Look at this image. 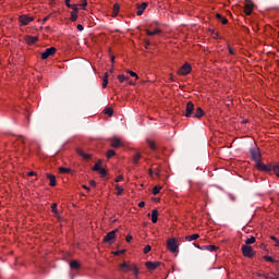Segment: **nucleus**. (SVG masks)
<instances>
[{"instance_id":"1","label":"nucleus","mask_w":279,"mask_h":279,"mask_svg":"<svg viewBox=\"0 0 279 279\" xmlns=\"http://www.w3.org/2000/svg\"><path fill=\"white\" fill-rule=\"evenodd\" d=\"M117 232H119V230H113L107 233L102 239V243H109V245H112L117 239Z\"/></svg>"},{"instance_id":"2","label":"nucleus","mask_w":279,"mask_h":279,"mask_svg":"<svg viewBox=\"0 0 279 279\" xmlns=\"http://www.w3.org/2000/svg\"><path fill=\"white\" fill-rule=\"evenodd\" d=\"M241 252H243L245 258H254L255 256V251L248 245H243Z\"/></svg>"},{"instance_id":"3","label":"nucleus","mask_w":279,"mask_h":279,"mask_svg":"<svg viewBox=\"0 0 279 279\" xmlns=\"http://www.w3.org/2000/svg\"><path fill=\"white\" fill-rule=\"evenodd\" d=\"M194 112H195V104H193V101H187L186 107H185L184 117L190 119L191 117L194 116Z\"/></svg>"},{"instance_id":"4","label":"nucleus","mask_w":279,"mask_h":279,"mask_svg":"<svg viewBox=\"0 0 279 279\" xmlns=\"http://www.w3.org/2000/svg\"><path fill=\"white\" fill-rule=\"evenodd\" d=\"M56 51V47H50L46 49L45 52L41 53V60H47V58H49L50 56H54Z\"/></svg>"},{"instance_id":"5","label":"nucleus","mask_w":279,"mask_h":279,"mask_svg":"<svg viewBox=\"0 0 279 279\" xmlns=\"http://www.w3.org/2000/svg\"><path fill=\"white\" fill-rule=\"evenodd\" d=\"M250 154L255 163L260 162V151H258V148H252Z\"/></svg>"},{"instance_id":"6","label":"nucleus","mask_w":279,"mask_h":279,"mask_svg":"<svg viewBox=\"0 0 279 279\" xmlns=\"http://www.w3.org/2000/svg\"><path fill=\"white\" fill-rule=\"evenodd\" d=\"M191 71H192L191 64L184 63L182 68L178 71V73L179 75H189Z\"/></svg>"},{"instance_id":"7","label":"nucleus","mask_w":279,"mask_h":279,"mask_svg":"<svg viewBox=\"0 0 279 279\" xmlns=\"http://www.w3.org/2000/svg\"><path fill=\"white\" fill-rule=\"evenodd\" d=\"M19 21L21 22L22 25H29V23H32V21H34V17L32 16H27V15H21L19 17Z\"/></svg>"},{"instance_id":"8","label":"nucleus","mask_w":279,"mask_h":279,"mask_svg":"<svg viewBox=\"0 0 279 279\" xmlns=\"http://www.w3.org/2000/svg\"><path fill=\"white\" fill-rule=\"evenodd\" d=\"M196 247H197V250L208 251V252H216L219 250V247L216 245H204V246L197 245Z\"/></svg>"},{"instance_id":"9","label":"nucleus","mask_w":279,"mask_h":279,"mask_svg":"<svg viewBox=\"0 0 279 279\" xmlns=\"http://www.w3.org/2000/svg\"><path fill=\"white\" fill-rule=\"evenodd\" d=\"M159 262H145V267H147L148 270L153 271L159 267Z\"/></svg>"},{"instance_id":"10","label":"nucleus","mask_w":279,"mask_h":279,"mask_svg":"<svg viewBox=\"0 0 279 279\" xmlns=\"http://www.w3.org/2000/svg\"><path fill=\"white\" fill-rule=\"evenodd\" d=\"M242 241L245 245H254V243H256V238L244 235L242 236Z\"/></svg>"},{"instance_id":"11","label":"nucleus","mask_w":279,"mask_h":279,"mask_svg":"<svg viewBox=\"0 0 279 279\" xmlns=\"http://www.w3.org/2000/svg\"><path fill=\"white\" fill-rule=\"evenodd\" d=\"M76 154H78V156L84 160H90V158H93V155L84 153L82 148H76Z\"/></svg>"},{"instance_id":"12","label":"nucleus","mask_w":279,"mask_h":279,"mask_svg":"<svg viewBox=\"0 0 279 279\" xmlns=\"http://www.w3.org/2000/svg\"><path fill=\"white\" fill-rule=\"evenodd\" d=\"M256 168L258 169V171H271V166H267L260 162V160L256 163Z\"/></svg>"},{"instance_id":"13","label":"nucleus","mask_w":279,"mask_h":279,"mask_svg":"<svg viewBox=\"0 0 279 279\" xmlns=\"http://www.w3.org/2000/svg\"><path fill=\"white\" fill-rule=\"evenodd\" d=\"M111 141V147L119 149L121 145H123V142H121V138L113 137L110 140Z\"/></svg>"},{"instance_id":"14","label":"nucleus","mask_w":279,"mask_h":279,"mask_svg":"<svg viewBox=\"0 0 279 279\" xmlns=\"http://www.w3.org/2000/svg\"><path fill=\"white\" fill-rule=\"evenodd\" d=\"M145 10H147V2H143L142 4L137 5V16H143Z\"/></svg>"},{"instance_id":"15","label":"nucleus","mask_w":279,"mask_h":279,"mask_svg":"<svg viewBox=\"0 0 279 279\" xmlns=\"http://www.w3.org/2000/svg\"><path fill=\"white\" fill-rule=\"evenodd\" d=\"M120 269L123 272H128L132 269H134V266H131L130 264H126L125 262L123 264H120Z\"/></svg>"},{"instance_id":"16","label":"nucleus","mask_w":279,"mask_h":279,"mask_svg":"<svg viewBox=\"0 0 279 279\" xmlns=\"http://www.w3.org/2000/svg\"><path fill=\"white\" fill-rule=\"evenodd\" d=\"M252 10H254V4L252 3H246L244 5V12L246 16H250V14H252Z\"/></svg>"},{"instance_id":"17","label":"nucleus","mask_w":279,"mask_h":279,"mask_svg":"<svg viewBox=\"0 0 279 279\" xmlns=\"http://www.w3.org/2000/svg\"><path fill=\"white\" fill-rule=\"evenodd\" d=\"M195 119H202V117H204V111L201 109V107H197L196 110L193 113Z\"/></svg>"},{"instance_id":"18","label":"nucleus","mask_w":279,"mask_h":279,"mask_svg":"<svg viewBox=\"0 0 279 279\" xmlns=\"http://www.w3.org/2000/svg\"><path fill=\"white\" fill-rule=\"evenodd\" d=\"M25 40L27 45H36V43H38V37H32L28 35L25 37Z\"/></svg>"},{"instance_id":"19","label":"nucleus","mask_w":279,"mask_h":279,"mask_svg":"<svg viewBox=\"0 0 279 279\" xmlns=\"http://www.w3.org/2000/svg\"><path fill=\"white\" fill-rule=\"evenodd\" d=\"M180 243H182V241L177 238H171L167 241V245H180Z\"/></svg>"},{"instance_id":"20","label":"nucleus","mask_w":279,"mask_h":279,"mask_svg":"<svg viewBox=\"0 0 279 279\" xmlns=\"http://www.w3.org/2000/svg\"><path fill=\"white\" fill-rule=\"evenodd\" d=\"M46 177H47L48 180L50 181L49 185H50V186H56V184H57V183H56V182H57V181H56V175L47 173Z\"/></svg>"},{"instance_id":"21","label":"nucleus","mask_w":279,"mask_h":279,"mask_svg":"<svg viewBox=\"0 0 279 279\" xmlns=\"http://www.w3.org/2000/svg\"><path fill=\"white\" fill-rule=\"evenodd\" d=\"M151 221H153V223H158V209H153Z\"/></svg>"},{"instance_id":"22","label":"nucleus","mask_w":279,"mask_h":279,"mask_svg":"<svg viewBox=\"0 0 279 279\" xmlns=\"http://www.w3.org/2000/svg\"><path fill=\"white\" fill-rule=\"evenodd\" d=\"M167 247H168V251L171 252L172 254L179 253V245H169Z\"/></svg>"},{"instance_id":"23","label":"nucleus","mask_w":279,"mask_h":279,"mask_svg":"<svg viewBox=\"0 0 279 279\" xmlns=\"http://www.w3.org/2000/svg\"><path fill=\"white\" fill-rule=\"evenodd\" d=\"M162 31H160L159 28H156L155 31H146L147 36H156L157 34H161Z\"/></svg>"},{"instance_id":"24","label":"nucleus","mask_w":279,"mask_h":279,"mask_svg":"<svg viewBox=\"0 0 279 279\" xmlns=\"http://www.w3.org/2000/svg\"><path fill=\"white\" fill-rule=\"evenodd\" d=\"M196 239H199V234L197 233L185 236V241H196Z\"/></svg>"},{"instance_id":"25","label":"nucleus","mask_w":279,"mask_h":279,"mask_svg":"<svg viewBox=\"0 0 279 279\" xmlns=\"http://www.w3.org/2000/svg\"><path fill=\"white\" fill-rule=\"evenodd\" d=\"M71 269H80V263L77 260H73L70 264Z\"/></svg>"},{"instance_id":"26","label":"nucleus","mask_w":279,"mask_h":279,"mask_svg":"<svg viewBox=\"0 0 279 279\" xmlns=\"http://www.w3.org/2000/svg\"><path fill=\"white\" fill-rule=\"evenodd\" d=\"M138 160H141V153H136V154L133 156V163H134V165H138Z\"/></svg>"},{"instance_id":"27","label":"nucleus","mask_w":279,"mask_h":279,"mask_svg":"<svg viewBox=\"0 0 279 279\" xmlns=\"http://www.w3.org/2000/svg\"><path fill=\"white\" fill-rule=\"evenodd\" d=\"M102 88H108V72L105 73Z\"/></svg>"},{"instance_id":"28","label":"nucleus","mask_w":279,"mask_h":279,"mask_svg":"<svg viewBox=\"0 0 279 279\" xmlns=\"http://www.w3.org/2000/svg\"><path fill=\"white\" fill-rule=\"evenodd\" d=\"M162 190V186L160 185H156L153 187V195H158V193H160V191Z\"/></svg>"},{"instance_id":"29","label":"nucleus","mask_w":279,"mask_h":279,"mask_svg":"<svg viewBox=\"0 0 279 279\" xmlns=\"http://www.w3.org/2000/svg\"><path fill=\"white\" fill-rule=\"evenodd\" d=\"M124 253H126V250H117V251H113L111 254L113 256H120V255H123Z\"/></svg>"},{"instance_id":"30","label":"nucleus","mask_w":279,"mask_h":279,"mask_svg":"<svg viewBox=\"0 0 279 279\" xmlns=\"http://www.w3.org/2000/svg\"><path fill=\"white\" fill-rule=\"evenodd\" d=\"M119 10H120V7L119 4H113V13H112V16H118L119 15Z\"/></svg>"},{"instance_id":"31","label":"nucleus","mask_w":279,"mask_h":279,"mask_svg":"<svg viewBox=\"0 0 279 279\" xmlns=\"http://www.w3.org/2000/svg\"><path fill=\"white\" fill-rule=\"evenodd\" d=\"M105 114H108V117H112V114H114V110H112V108H106L104 110Z\"/></svg>"},{"instance_id":"32","label":"nucleus","mask_w":279,"mask_h":279,"mask_svg":"<svg viewBox=\"0 0 279 279\" xmlns=\"http://www.w3.org/2000/svg\"><path fill=\"white\" fill-rule=\"evenodd\" d=\"M264 259L268 263H278L277 259L272 258L271 256L264 255Z\"/></svg>"},{"instance_id":"33","label":"nucleus","mask_w":279,"mask_h":279,"mask_svg":"<svg viewBox=\"0 0 279 279\" xmlns=\"http://www.w3.org/2000/svg\"><path fill=\"white\" fill-rule=\"evenodd\" d=\"M59 173H71V168L60 167Z\"/></svg>"},{"instance_id":"34","label":"nucleus","mask_w":279,"mask_h":279,"mask_svg":"<svg viewBox=\"0 0 279 279\" xmlns=\"http://www.w3.org/2000/svg\"><path fill=\"white\" fill-rule=\"evenodd\" d=\"M148 146L153 149V151H156V143L151 140H147Z\"/></svg>"},{"instance_id":"35","label":"nucleus","mask_w":279,"mask_h":279,"mask_svg":"<svg viewBox=\"0 0 279 279\" xmlns=\"http://www.w3.org/2000/svg\"><path fill=\"white\" fill-rule=\"evenodd\" d=\"M70 21H72V23H75V21H77V12H71Z\"/></svg>"},{"instance_id":"36","label":"nucleus","mask_w":279,"mask_h":279,"mask_svg":"<svg viewBox=\"0 0 279 279\" xmlns=\"http://www.w3.org/2000/svg\"><path fill=\"white\" fill-rule=\"evenodd\" d=\"M118 80L120 83H123V82H129L130 77H126L125 75H119Z\"/></svg>"},{"instance_id":"37","label":"nucleus","mask_w":279,"mask_h":279,"mask_svg":"<svg viewBox=\"0 0 279 279\" xmlns=\"http://www.w3.org/2000/svg\"><path fill=\"white\" fill-rule=\"evenodd\" d=\"M98 173H100L101 178H106V175L108 174V171H106L105 168H100V169L98 170Z\"/></svg>"},{"instance_id":"38","label":"nucleus","mask_w":279,"mask_h":279,"mask_svg":"<svg viewBox=\"0 0 279 279\" xmlns=\"http://www.w3.org/2000/svg\"><path fill=\"white\" fill-rule=\"evenodd\" d=\"M51 210H52V213H54V215H58V203H53L51 205Z\"/></svg>"},{"instance_id":"39","label":"nucleus","mask_w":279,"mask_h":279,"mask_svg":"<svg viewBox=\"0 0 279 279\" xmlns=\"http://www.w3.org/2000/svg\"><path fill=\"white\" fill-rule=\"evenodd\" d=\"M117 195H123V187L119 186V184L116 185Z\"/></svg>"},{"instance_id":"40","label":"nucleus","mask_w":279,"mask_h":279,"mask_svg":"<svg viewBox=\"0 0 279 279\" xmlns=\"http://www.w3.org/2000/svg\"><path fill=\"white\" fill-rule=\"evenodd\" d=\"M99 165H101V160H98V162L93 167V171H99L101 169Z\"/></svg>"},{"instance_id":"41","label":"nucleus","mask_w":279,"mask_h":279,"mask_svg":"<svg viewBox=\"0 0 279 279\" xmlns=\"http://www.w3.org/2000/svg\"><path fill=\"white\" fill-rule=\"evenodd\" d=\"M117 153H114L113 149H109L108 153H107V158H112V156H114Z\"/></svg>"},{"instance_id":"42","label":"nucleus","mask_w":279,"mask_h":279,"mask_svg":"<svg viewBox=\"0 0 279 279\" xmlns=\"http://www.w3.org/2000/svg\"><path fill=\"white\" fill-rule=\"evenodd\" d=\"M128 73L130 74L131 77H135L136 80H138V74H136V72L128 71Z\"/></svg>"},{"instance_id":"43","label":"nucleus","mask_w":279,"mask_h":279,"mask_svg":"<svg viewBox=\"0 0 279 279\" xmlns=\"http://www.w3.org/2000/svg\"><path fill=\"white\" fill-rule=\"evenodd\" d=\"M133 275H135V277H138V267H136L135 265H133Z\"/></svg>"},{"instance_id":"44","label":"nucleus","mask_w":279,"mask_h":279,"mask_svg":"<svg viewBox=\"0 0 279 279\" xmlns=\"http://www.w3.org/2000/svg\"><path fill=\"white\" fill-rule=\"evenodd\" d=\"M20 143H22V147H23V149H25V140H24V137H23V135H20Z\"/></svg>"},{"instance_id":"45","label":"nucleus","mask_w":279,"mask_h":279,"mask_svg":"<svg viewBox=\"0 0 279 279\" xmlns=\"http://www.w3.org/2000/svg\"><path fill=\"white\" fill-rule=\"evenodd\" d=\"M151 251V246L150 245H147L144 247V254H148V252Z\"/></svg>"},{"instance_id":"46","label":"nucleus","mask_w":279,"mask_h":279,"mask_svg":"<svg viewBox=\"0 0 279 279\" xmlns=\"http://www.w3.org/2000/svg\"><path fill=\"white\" fill-rule=\"evenodd\" d=\"M50 16L51 15L44 17L41 24L45 25V23H47L49 21Z\"/></svg>"},{"instance_id":"47","label":"nucleus","mask_w":279,"mask_h":279,"mask_svg":"<svg viewBox=\"0 0 279 279\" xmlns=\"http://www.w3.org/2000/svg\"><path fill=\"white\" fill-rule=\"evenodd\" d=\"M123 180V174H120L116 178V182H121Z\"/></svg>"},{"instance_id":"48","label":"nucleus","mask_w":279,"mask_h":279,"mask_svg":"<svg viewBox=\"0 0 279 279\" xmlns=\"http://www.w3.org/2000/svg\"><path fill=\"white\" fill-rule=\"evenodd\" d=\"M76 28L78 29V32H84V25L82 24H78Z\"/></svg>"},{"instance_id":"49","label":"nucleus","mask_w":279,"mask_h":279,"mask_svg":"<svg viewBox=\"0 0 279 279\" xmlns=\"http://www.w3.org/2000/svg\"><path fill=\"white\" fill-rule=\"evenodd\" d=\"M270 239L272 240V241H275V244L276 245H279V241H278V238H276V236H270Z\"/></svg>"},{"instance_id":"50","label":"nucleus","mask_w":279,"mask_h":279,"mask_svg":"<svg viewBox=\"0 0 279 279\" xmlns=\"http://www.w3.org/2000/svg\"><path fill=\"white\" fill-rule=\"evenodd\" d=\"M71 9L73 10L72 12H76V14H77V11H78L77 4L72 5Z\"/></svg>"},{"instance_id":"51","label":"nucleus","mask_w":279,"mask_h":279,"mask_svg":"<svg viewBox=\"0 0 279 279\" xmlns=\"http://www.w3.org/2000/svg\"><path fill=\"white\" fill-rule=\"evenodd\" d=\"M220 21H221L222 25H228V19L222 17Z\"/></svg>"},{"instance_id":"52","label":"nucleus","mask_w":279,"mask_h":279,"mask_svg":"<svg viewBox=\"0 0 279 279\" xmlns=\"http://www.w3.org/2000/svg\"><path fill=\"white\" fill-rule=\"evenodd\" d=\"M66 8H72L71 0H64Z\"/></svg>"},{"instance_id":"53","label":"nucleus","mask_w":279,"mask_h":279,"mask_svg":"<svg viewBox=\"0 0 279 279\" xmlns=\"http://www.w3.org/2000/svg\"><path fill=\"white\" fill-rule=\"evenodd\" d=\"M81 5H82L83 10H86V5H88V2L84 0Z\"/></svg>"},{"instance_id":"54","label":"nucleus","mask_w":279,"mask_h":279,"mask_svg":"<svg viewBox=\"0 0 279 279\" xmlns=\"http://www.w3.org/2000/svg\"><path fill=\"white\" fill-rule=\"evenodd\" d=\"M216 19H217L218 21H221V19H223V15L217 13V14H216Z\"/></svg>"},{"instance_id":"55","label":"nucleus","mask_w":279,"mask_h":279,"mask_svg":"<svg viewBox=\"0 0 279 279\" xmlns=\"http://www.w3.org/2000/svg\"><path fill=\"white\" fill-rule=\"evenodd\" d=\"M126 243H132V235L126 236Z\"/></svg>"},{"instance_id":"56","label":"nucleus","mask_w":279,"mask_h":279,"mask_svg":"<svg viewBox=\"0 0 279 279\" xmlns=\"http://www.w3.org/2000/svg\"><path fill=\"white\" fill-rule=\"evenodd\" d=\"M138 207H140V208H145V202H140V203H138Z\"/></svg>"},{"instance_id":"57","label":"nucleus","mask_w":279,"mask_h":279,"mask_svg":"<svg viewBox=\"0 0 279 279\" xmlns=\"http://www.w3.org/2000/svg\"><path fill=\"white\" fill-rule=\"evenodd\" d=\"M89 184H90V186H97V182H95V180H92V181L89 182Z\"/></svg>"},{"instance_id":"58","label":"nucleus","mask_w":279,"mask_h":279,"mask_svg":"<svg viewBox=\"0 0 279 279\" xmlns=\"http://www.w3.org/2000/svg\"><path fill=\"white\" fill-rule=\"evenodd\" d=\"M27 175L34 177V175H36V172H34V171L27 172Z\"/></svg>"},{"instance_id":"59","label":"nucleus","mask_w":279,"mask_h":279,"mask_svg":"<svg viewBox=\"0 0 279 279\" xmlns=\"http://www.w3.org/2000/svg\"><path fill=\"white\" fill-rule=\"evenodd\" d=\"M229 53H230L231 56H234V50H232V48H230V47H229Z\"/></svg>"},{"instance_id":"60","label":"nucleus","mask_w":279,"mask_h":279,"mask_svg":"<svg viewBox=\"0 0 279 279\" xmlns=\"http://www.w3.org/2000/svg\"><path fill=\"white\" fill-rule=\"evenodd\" d=\"M83 189H85L86 191H90V187L83 185Z\"/></svg>"},{"instance_id":"61","label":"nucleus","mask_w":279,"mask_h":279,"mask_svg":"<svg viewBox=\"0 0 279 279\" xmlns=\"http://www.w3.org/2000/svg\"><path fill=\"white\" fill-rule=\"evenodd\" d=\"M149 174H150V175H154V170L150 169V170H149Z\"/></svg>"},{"instance_id":"62","label":"nucleus","mask_w":279,"mask_h":279,"mask_svg":"<svg viewBox=\"0 0 279 279\" xmlns=\"http://www.w3.org/2000/svg\"><path fill=\"white\" fill-rule=\"evenodd\" d=\"M111 62L114 63V56L111 57Z\"/></svg>"},{"instance_id":"63","label":"nucleus","mask_w":279,"mask_h":279,"mask_svg":"<svg viewBox=\"0 0 279 279\" xmlns=\"http://www.w3.org/2000/svg\"><path fill=\"white\" fill-rule=\"evenodd\" d=\"M274 276H276V275H274ZM271 279H279V276L272 277Z\"/></svg>"},{"instance_id":"64","label":"nucleus","mask_w":279,"mask_h":279,"mask_svg":"<svg viewBox=\"0 0 279 279\" xmlns=\"http://www.w3.org/2000/svg\"><path fill=\"white\" fill-rule=\"evenodd\" d=\"M156 175H160V171H157V172H156Z\"/></svg>"}]
</instances>
